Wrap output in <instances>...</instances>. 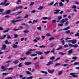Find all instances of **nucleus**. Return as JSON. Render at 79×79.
Masks as SVG:
<instances>
[{"instance_id":"obj_57","label":"nucleus","mask_w":79,"mask_h":79,"mask_svg":"<svg viewBox=\"0 0 79 79\" xmlns=\"http://www.w3.org/2000/svg\"><path fill=\"white\" fill-rule=\"evenodd\" d=\"M56 22V21L55 19L53 20L52 21V23H55Z\"/></svg>"},{"instance_id":"obj_34","label":"nucleus","mask_w":79,"mask_h":79,"mask_svg":"<svg viewBox=\"0 0 79 79\" xmlns=\"http://www.w3.org/2000/svg\"><path fill=\"white\" fill-rule=\"evenodd\" d=\"M54 3V2L53 1V2H52L51 3H50L48 4V6H50L51 5H53V4Z\"/></svg>"},{"instance_id":"obj_49","label":"nucleus","mask_w":79,"mask_h":79,"mask_svg":"<svg viewBox=\"0 0 79 79\" xmlns=\"http://www.w3.org/2000/svg\"><path fill=\"white\" fill-rule=\"evenodd\" d=\"M13 79V77H10L5 78V79Z\"/></svg>"},{"instance_id":"obj_24","label":"nucleus","mask_w":79,"mask_h":79,"mask_svg":"<svg viewBox=\"0 0 79 79\" xmlns=\"http://www.w3.org/2000/svg\"><path fill=\"white\" fill-rule=\"evenodd\" d=\"M63 18V17H62V16H59L58 17V20H60V19H62V18Z\"/></svg>"},{"instance_id":"obj_12","label":"nucleus","mask_w":79,"mask_h":79,"mask_svg":"<svg viewBox=\"0 0 79 79\" xmlns=\"http://www.w3.org/2000/svg\"><path fill=\"white\" fill-rule=\"evenodd\" d=\"M11 12V11L10 10H7L6 11V14L8 15V14H10Z\"/></svg>"},{"instance_id":"obj_32","label":"nucleus","mask_w":79,"mask_h":79,"mask_svg":"<svg viewBox=\"0 0 79 79\" xmlns=\"http://www.w3.org/2000/svg\"><path fill=\"white\" fill-rule=\"evenodd\" d=\"M73 65H79V63L78 62H76L73 64Z\"/></svg>"},{"instance_id":"obj_54","label":"nucleus","mask_w":79,"mask_h":79,"mask_svg":"<svg viewBox=\"0 0 79 79\" xmlns=\"http://www.w3.org/2000/svg\"><path fill=\"white\" fill-rule=\"evenodd\" d=\"M39 64L38 63H36L35 64V66L36 67H37L38 66H39Z\"/></svg>"},{"instance_id":"obj_38","label":"nucleus","mask_w":79,"mask_h":79,"mask_svg":"<svg viewBox=\"0 0 79 79\" xmlns=\"http://www.w3.org/2000/svg\"><path fill=\"white\" fill-rule=\"evenodd\" d=\"M52 35H50V33H48L46 34V36L47 37H50Z\"/></svg>"},{"instance_id":"obj_10","label":"nucleus","mask_w":79,"mask_h":79,"mask_svg":"<svg viewBox=\"0 0 79 79\" xmlns=\"http://www.w3.org/2000/svg\"><path fill=\"white\" fill-rule=\"evenodd\" d=\"M77 42V40H72V43L73 44H74Z\"/></svg>"},{"instance_id":"obj_62","label":"nucleus","mask_w":79,"mask_h":79,"mask_svg":"<svg viewBox=\"0 0 79 79\" xmlns=\"http://www.w3.org/2000/svg\"><path fill=\"white\" fill-rule=\"evenodd\" d=\"M77 57H76V56H74L73 57H72V59L73 60H74V59H77Z\"/></svg>"},{"instance_id":"obj_64","label":"nucleus","mask_w":79,"mask_h":79,"mask_svg":"<svg viewBox=\"0 0 79 79\" xmlns=\"http://www.w3.org/2000/svg\"><path fill=\"white\" fill-rule=\"evenodd\" d=\"M75 35V36H79V33H76Z\"/></svg>"},{"instance_id":"obj_28","label":"nucleus","mask_w":79,"mask_h":79,"mask_svg":"<svg viewBox=\"0 0 79 79\" xmlns=\"http://www.w3.org/2000/svg\"><path fill=\"white\" fill-rule=\"evenodd\" d=\"M78 47V45L76 44L73 45V47H74V48H77Z\"/></svg>"},{"instance_id":"obj_31","label":"nucleus","mask_w":79,"mask_h":79,"mask_svg":"<svg viewBox=\"0 0 79 79\" xmlns=\"http://www.w3.org/2000/svg\"><path fill=\"white\" fill-rule=\"evenodd\" d=\"M59 5L60 6H62L63 5V4L61 2H60L59 3Z\"/></svg>"},{"instance_id":"obj_52","label":"nucleus","mask_w":79,"mask_h":79,"mask_svg":"<svg viewBox=\"0 0 79 79\" xmlns=\"http://www.w3.org/2000/svg\"><path fill=\"white\" fill-rule=\"evenodd\" d=\"M65 63H68L69 62V60L68 59H65L64 61Z\"/></svg>"},{"instance_id":"obj_22","label":"nucleus","mask_w":79,"mask_h":79,"mask_svg":"<svg viewBox=\"0 0 79 79\" xmlns=\"http://www.w3.org/2000/svg\"><path fill=\"white\" fill-rule=\"evenodd\" d=\"M37 29L38 30H39V31H41V29H42V27L40 26L39 27H37Z\"/></svg>"},{"instance_id":"obj_60","label":"nucleus","mask_w":79,"mask_h":79,"mask_svg":"<svg viewBox=\"0 0 79 79\" xmlns=\"http://www.w3.org/2000/svg\"><path fill=\"white\" fill-rule=\"evenodd\" d=\"M4 29L3 27H0V31H3V30H4Z\"/></svg>"},{"instance_id":"obj_58","label":"nucleus","mask_w":79,"mask_h":79,"mask_svg":"<svg viewBox=\"0 0 79 79\" xmlns=\"http://www.w3.org/2000/svg\"><path fill=\"white\" fill-rule=\"evenodd\" d=\"M35 12H36V11L35 10H32L31 11V13H35Z\"/></svg>"},{"instance_id":"obj_46","label":"nucleus","mask_w":79,"mask_h":79,"mask_svg":"<svg viewBox=\"0 0 79 79\" xmlns=\"http://www.w3.org/2000/svg\"><path fill=\"white\" fill-rule=\"evenodd\" d=\"M33 79V77L32 76H30L29 77H27V79Z\"/></svg>"},{"instance_id":"obj_27","label":"nucleus","mask_w":79,"mask_h":79,"mask_svg":"<svg viewBox=\"0 0 79 79\" xmlns=\"http://www.w3.org/2000/svg\"><path fill=\"white\" fill-rule=\"evenodd\" d=\"M51 52H52V53L54 55H56V53H55V49H53V50L51 51Z\"/></svg>"},{"instance_id":"obj_26","label":"nucleus","mask_w":79,"mask_h":79,"mask_svg":"<svg viewBox=\"0 0 79 79\" xmlns=\"http://www.w3.org/2000/svg\"><path fill=\"white\" fill-rule=\"evenodd\" d=\"M48 19V17H44L42 18V19H44V20H46L47 19Z\"/></svg>"},{"instance_id":"obj_41","label":"nucleus","mask_w":79,"mask_h":79,"mask_svg":"<svg viewBox=\"0 0 79 79\" xmlns=\"http://www.w3.org/2000/svg\"><path fill=\"white\" fill-rule=\"evenodd\" d=\"M35 49H31L29 50V51L30 52H33V51H35Z\"/></svg>"},{"instance_id":"obj_2","label":"nucleus","mask_w":79,"mask_h":79,"mask_svg":"<svg viewBox=\"0 0 79 79\" xmlns=\"http://www.w3.org/2000/svg\"><path fill=\"white\" fill-rule=\"evenodd\" d=\"M70 75L72 76L73 77H78L77 75H76V73H70Z\"/></svg>"},{"instance_id":"obj_44","label":"nucleus","mask_w":79,"mask_h":79,"mask_svg":"<svg viewBox=\"0 0 79 79\" xmlns=\"http://www.w3.org/2000/svg\"><path fill=\"white\" fill-rule=\"evenodd\" d=\"M62 73H63V71H60L58 73V75H61L62 74Z\"/></svg>"},{"instance_id":"obj_61","label":"nucleus","mask_w":79,"mask_h":79,"mask_svg":"<svg viewBox=\"0 0 79 79\" xmlns=\"http://www.w3.org/2000/svg\"><path fill=\"white\" fill-rule=\"evenodd\" d=\"M55 57L52 56V57H51L50 58V60H54V59H55Z\"/></svg>"},{"instance_id":"obj_43","label":"nucleus","mask_w":79,"mask_h":79,"mask_svg":"<svg viewBox=\"0 0 79 79\" xmlns=\"http://www.w3.org/2000/svg\"><path fill=\"white\" fill-rule=\"evenodd\" d=\"M68 24H69V22L68 21H67L65 23V26H68Z\"/></svg>"},{"instance_id":"obj_14","label":"nucleus","mask_w":79,"mask_h":79,"mask_svg":"<svg viewBox=\"0 0 79 79\" xmlns=\"http://www.w3.org/2000/svg\"><path fill=\"white\" fill-rule=\"evenodd\" d=\"M60 10H54V11H55L54 12V13L55 14H58V12H59V11H60Z\"/></svg>"},{"instance_id":"obj_37","label":"nucleus","mask_w":79,"mask_h":79,"mask_svg":"<svg viewBox=\"0 0 79 79\" xmlns=\"http://www.w3.org/2000/svg\"><path fill=\"white\" fill-rule=\"evenodd\" d=\"M58 25L59 26H60V27H61L62 26H63V24L62 23H58Z\"/></svg>"},{"instance_id":"obj_30","label":"nucleus","mask_w":79,"mask_h":79,"mask_svg":"<svg viewBox=\"0 0 79 79\" xmlns=\"http://www.w3.org/2000/svg\"><path fill=\"white\" fill-rule=\"evenodd\" d=\"M43 8H44V7L40 6L38 8V10H42Z\"/></svg>"},{"instance_id":"obj_36","label":"nucleus","mask_w":79,"mask_h":79,"mask_svg":"<svg viewBox=\"0 0 79 79\" xmlns=\"http://www.w3.org/2000/svg\"><path fill=\"white\" fill-rule=\"evenodd\" d=\"M23 32L25 33H28V32H29V30H24Z\"/></svg>"},{"instance_id":"obj_42","label":"nucleus","mask_w":79,"mask_h":79,"mask_svg":"<svg viewBox=\"0 0 79 79\" xmlns=\"http://www.w3.org/2000/svg\"><path fill=\"white\" fill-rule=\"evenodd\" d=\"M13 30V31H19V30H20V29H19V28L14 29Z\"/></svg>"},{"instance_id":"obj_23","label":"nucleus","mask_w":79,"mask_h":79,"mask_svg":"<svg viewBox=\"0 0 79 79\" xmlns=\"http://www.w3.org/2000/svg\"><path fill=\"white\" fill-rule=\"evenodd\" d=\"M60 64H61L60 63L56 64L54 66V67L55 68V67H56V66H59V65H60Z\"/></svg>"},{"instance_id":"obj_48","label":"nucleus","mask_w":79,"mask_h":79,"mask_svg":"<svg viewBox=\"0 0 79 79\" xmlns=\"http://www.w3.org/2000/svg\"><path fill=\"white\" fill-rule=\"evenodd\" d=\"M62 48V47H61L59 48H57V49H56V50H61Z\"/></svg>"},{"instance_id":"obj_8","label":"nucleus","mask_w":79,"mask_h":79,"mask_svg":"<svg viewBox=\"0 0 79 79\" xmlns=\"http://www.w3.org/2000/svg\"><path fill=\"white\" fill-rule=\"evenodd\" d=\"M31 53H32V52H30V51H29L25 53V55H30V54H31Z\"/></svg>"},{"instance_id":"obj_6","label":"nucleus","mask_w":79,"mask_h":79,"mask_svg":"<svg viewBox=\"0 0 79 79\" xmlns=\"http://www.w3.org/2000/svg\"><path fill=\"white\" fill-rule=\"evenodd\" d=\"M32 64V63L30 62L25 63V65H30V64Z\"/></svg>"},{"instance_id":"obj_63","label":"nucleus","mask_w":79,"mask_h":79,"mask_svg":"<svg viewBox=\"0 0 79 79\" xmlns=\"http://www.w3.org/2000/svg\"><path fill=\"white\" fill-rule=\"evenodd\" d=\"M60 57L58 58L55 60V61H56L58 60H60Z\"/></svg>"},{"instance_id":"obj_50","label":"nucleus","mask_w":79,"mask_h":79,"mask_svg":"<svg viewBox=\"0 0 79 79\" xmlns=\"http://www.w3.org/2000/svg\"><path fill=\"white\" fill-rule=\"evenodd\" d=\"M19 67H22L23 66V65H22V63H20L18 66Z\"/></svg>"},{"instance_id":"obj_21","label":"nucleus","mask_w":79,"mask_h":79,"mask_svg":"<svg viewBox=\"0 0 79 79\" xmlns=\"http://www.w3.org/2000/svg\"><path fill=\"white\" fill-rule=\"evenodd\" d=\"M70 29V27H68L64 29H63V30L66 31V30H68V29Z\"/></svg>"},{"instance_id":"obj_33","label":"nucleus","mask_w":79,"mask_h":79,"mask_svg":"<svg viewBox=\"0 0 79 79\" xmlns=\"http://www.w3.org/2000/svg\"><path fill=\"white\" fill-rule=\"evenodd\" d=\"M5 37H6V35H3L2 37H1V39H3Z\"/></svg>"},{"instance_id":"obj_13","label":"nucleus","mask_w":79,"mask_h":79,"mask_svg":"<svg viewBox=\"0 0 79 79\" xmlns=\"http://www.w3.org/2000/svg\"><path fill=\"white\" fill-rule=\"evenodd\" d=\"M48 73H53L54 72V69H52V70H48Z\"/></svg>"},{"instance_id":"obj_9","label":"nucleus","mask_w":79,"mask_h":79,"mask_svg":"<svg viewBox=\"0 0 79 79\" xmlns=\"http://www.w3.org/2000/svg\"><path fill=\"white\" fill-rule=\"evenodd\" d=\"M25 59H26V58L24 57V58H21L19 59V60L20 61H24Z\"/></svg>"},{"instance_id":"obj_11","label":"nucleus","mask_w":79,"mask_h":79,"mask_svg":"<svg viewBox=\"0 0 79 79\" xmlns=\"http://www.w3.org/2000/svg\"><path fill=\"white\" fill-rule=\"evenodd\" d=\"M19 63V60H16L13 61V63L14 64H18Z\"/></svg>"},{"instance_id":"obj_45","label":"nucleus","mask_w":79,"mask_h":79,"mask_svg":"<svg viewBox=\"0 0 79 79\" xmlns=\"http://www.w3.org/2000/svg\"><path fill=\"white\" fill-rule=\"evenodd\" d=\"M69 45V47H73V45L71 44H68Z\"/></svg>"},{"instance_id":"obj_56","label":"nucleus","mask_w":79,"mask_h":79,"mask_svg":"<svg viewBox=\"0 0 79 79\" xmlns=\"http://www.w3.org/2000/svg\"><path fill=\"white\" fill-rule=\"evenodd\" d=\"M41 38L43 39H44L45 38V36L42 35L41 36Z\"/></svg>"},{"instance_id":"obj_25","label":"nucleus","mask_w":79,"mask_h":79,"mask_svg":"<svg viewBox=\"0 0 79 79\" xmlns=\"http://www.w3.org/2000/svg\"><path fill=\"white\" fill-rule=\"evenodd\" d=\"M39 21V20H33V24H34V23H37Z\"/></svg>"},{"instance_id":"obj_16","label":"nucleus","mask_w":79,"mask_h":79,"mask_svg":"<svg viewBox=\"0 0 79 79\" xmlns=\"http://www.w3.org/2000/svg\"><path fill=\"white\" fill-rule=\"evenodd\" d=\"M65 22V21L64 19H62L60 21V23L62 24H63Z\"/></svg>"},{"instance_id":"obj_53","label":"nucleus","mask_w":79,"mask_h":79,"mask_svg":"<svg viewBox=\"0 0 79 79\" xmlns=\"http://www.w3.org/2000/svg\"><path fill=\"white\" fill-rule=\"evenodd\" d=\"M43 47L44 48H45V47H47L46 46H45L44 45L41 46L40 47V48H42Z\"/></svg>"},{"instance_id":"obj_29","label":"nucleus","mask_w":79,"mask_h":79,"mask_svg":"<svg viewBox=\"0 0 79 79\" xmlns=\"http://www.w3.org/2000/svg\"><path fill=\"white\" fill-rule=\"evenodd\" d=\"M71 31L70 30H67L65 32L66 34H69Z\"/></svg>"},{"instance_id":"obj_5","label":"nucleus","mask_w":79,"mask_h":79,"mask_svg":"<svg viewBox=\"0 0 79 79\" xmlns=\"http://www.w3.org/2000/svg\"><path fill=\"white\" fill-rule=\"evenodd\" d=\"M68 39H71V38H66L65 39V40H67L66 42H71L72 41V40H68Z\"/></svg>"},{"instance_id":"obj_47","label":"nucleus","mask_w":79,"mask_h":79,"mask_svg":"<svg viewBox=\"0 0 79 79\" xmlns=\"http://www.w3.org/2000/svg\"><path fill=\"white\" fill-rule=\"evenodd\" d=\"M59 54V55H66V53H64L62 52H60Z\"/></svg>"},{"instance_id":"obj_18","label":"nucleus","mask_w":79,"mask_h":79,"mask_svg":"<svg viewBox=\"0 0 79 79\" xmlns=\"http://www.w3.org/2000/svg\"><path fill=\"white\" fill-rule=\"evenodd\" d=\"M12 47L14 48H16L18 47V46L16 45L15 44H14L12 45Z\"/></svg>"},{"instance_id":"obj_3","label":"nucleus","mask_w":79,"mask_h":79,"mask_svg":"<svg viewBox=\"0 0 79 79\" xmlns=\"http://www.w3.org/2000/svg\"><path fill=\"white\" fill-rule=\"evenodd\" d=\"M1 69H3V70H2V71H6V70H7L8 69L7 68H6V67L4 66H2L1 67Z\"/></svg>"},{"instance_id":"obj_59","label":"nucleus","mask_w":79,"mask_h":79,"mask_svg":"<svg viewBox=\"0 0 79 79\" xmlns=\"http://www.w3.org/2000/svg\"><path fill=\"white\" fill-rule=\"evenodd\" d=\"M50 53V51H48V52H44L45 54H46V55H47L48 53Z\"/></svg>"},{"instance_id":"obj_35","label":"nucleus","mask_w":79,"mask_h":79,"mask_svg":"<svg viewBox=\"0 0 79 79\" xmlns=\"http://www.w3.org/2000/svg\"><path fill=\"white\" fill-rule=\"evenodd\" d=\"M41 73H45V74H48L47 72L43 71H41Z\"/></svg>"},{"instance_id":"obj_1","label":"nucleus","mask_w":79,"mask_h":79,"mask_svg":"<svg viewBox=\"0 0 79 79\" xmlns=\"http://www.w3.org/2000/svg\"><path fill=\"white\" fill-rule=\"evenodd\" d=\"M23 19H21V20H12L11 21V22H12V23L14 24H16V22H18V21H23Z\"/></svg>"},{"instance_id":"obj_4","label":"nucleus","mask_w":79,"mask_h":79,"mask_svg":"<svg viewBox=\"0 0 79 79\" xmlns=\"http://www.w3.org/2000/svg\"><path fill=\"white\" fill-rule=\"evenodd\" d=\"M36 54H38V55H40L43 54V52L40 51H37L36 52Z\"/></svg>"},{"instance_id":"obj_20","label":"nucleus","mask_w":79,"mask_h":79,"mask_svg":"<svg viewBox=\"0 0 79 79\" xmlns=\"http://www.w3.org/2000/svg\"><path fill=\"white\" fill-rule=\"evenodd\" d=\"M25 73H27V74H29L30 75L32 74V73L29 71H26Z\"/></svg>"},{"instance_id":"obj_19","label":"nucleus","mask_w":79,"mask_h":79,"mask_svg":"<svg viewBox=\"0 0 79 79\" xmlns=\"http://www.w3.org/2000/svg\"><path fill=\"white\" fill-rule=\"evenodd\" d=\"M22 8H23V6H17L15 8V9H22Z\"/></svg>"},{"instance_id":"obj_7","label":"nucleus","mask_w":79,"mask_h":79,"mask_svg":"<svg viewBox=\"0 0 79 79\" xmlns=\"http://www.w3.org/2000/svg\"><path fill=\"white\" fill-rule=\"evenodd\" d=\"M73 53V49H71L70 51H68V54L69 55H70L71 54H72Z\"/></svg>"},{"instance_id":"obj_17","label":"nucleus","mask_w":79,"mask_h":79,"mask_svg":"<svg viewBox=\"0 0 79 79\" xmlns=\"http://www.w3.org/2000/svg\"><path fill=\"white\" fill-rule=\"evenodd\" d=\"M6 45H3L2 47V48L3 50H5L6 49Z\"/></svg>"},{"instance_id":"obj_51","label":"nucleus","mask_w":79,"mask_h":79,"mask_svg":"<svg viewBox=\"0 0 79 79\" xmlns=\"http://www.w3.org/2000/svg\"><path fill=\"white\" fill-rule=\"evenodd\" d=\"M58 5V3L56 2L53 5V6H56V5Z\"/></svg>"},{"instance_id":"obj_15","label":"nucleus","mask_w":79,"mask_h":79,"mask_svg":"<svg viewBox=\"0 0 79 79\" xmlns=\"http://www.w3.org/2000/svg\"><path fill=\"white\" fill-rule=\"evenodd\" d=\"M10 30V29L9 28H7L6 29V30H5L3 31V33H5L6 32H8V31Z\"/></svg>"},{"instance_id":"obj_39","label":"nucleus","mask_w":79,"mask_h":79,"mask_svg":"<svg viewBox=\"0 0 79 79\" xmlns=\"http://www.w3.org/2000/svg\"><path fill=\"white\" fill-rule=\"evenodd\" d=\"M14 35V38H17L18 37V35L17 34H15Z\"/></svg>"},{"instance_id":"obj_40","label":"nucleus","mask_w":79,"mask_h":79,"mask_svg":"<svg viewBox=\"0 0 79 79\" xmlns=\"http://www.w3.org/2000/svg\"><path fill=\"white\" fill-rule=\"evenodd\" d=\"M8 74V73H2V76H7Z\"/></svg>"},{"instance_id":"obj_55","label":"nucleus","mask_w":79,"mask_h":79,"mask_svg":"<svg viewBox=\"0 0 79 79\" xmlns=\"http://www.w3.org/2000/svg\"><path fill=\"white\" fill-rule=\"evenodd\" d=\"M77 6H73L72 7V8H73L74 9H75V8H76Z\"/></svg>"}]
</instances>
